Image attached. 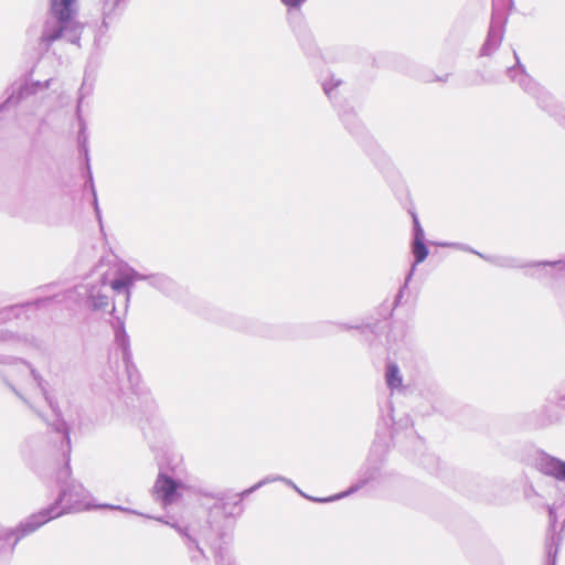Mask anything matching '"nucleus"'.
I'll return each instance as SVG.
<instances>
[{
    "label": "nucleus",
    "mask_w": 565,
    "mask_h": 565,
    "mask_svg": "<svg viewBox=\"0 0 565 565\" xmlns=\"http://www.w3.org/2000/svg\"><path fill=\"white\" fill-rule=\"evenodd\" d=\"M60 501L65 504V511H81L93 507L92 499L83 486L74 482L63 490Z\"/></svg>",
    "instance_id": "1"
},
{
    "label": "nucleus",
    "mask_w": 565,
    "mask_h": 565,
    "mask_svg": "<svg viewBox=\"0 0 565 565\" xmlns=\"http://www.w3.org/2000/svg\"><path fill=\"white\" fill-rule=\"evenodd\" d=\"M75 0H52L51 1V11L55 19L60 22L61 26L52 32L47 33L43 36V40L46 43H52L55 40L60 39L65 30V23L70 22L73 17L72 6Z\"/></svg>",
    "instance_id": "2"
},
{
    "label": "nucleus",
    "mask_w": 565,
    "mask_h": 565,
    "mask_svg": "<svg viewBox=\"0 0 565 565\" xmlns=\"http://www.w3.org/2000/svg\"><path fill=\"white\" fill-rule=\"evenodd\" d=\"M154 490L159 499L167 505L177 502L186 488L164 475H159Z\"/></svg>",
    "instance_id": "3"
},
{
    "label": "nucleus",
    "mask_w": 565,
    "mask_h": 565,
    "mask_svg": "<svg viewBox=\"0 0 565 565\" xmlns=\"http://www.w3.org/2000/svg\"><path fill=\"white\" fill-rule=\"evenodd\" d=\"M63 512L64 511L62 510H57L56 507H51L50 509L32 515L19 526V531H21L20 537L35 531L47 521L61 515Z\"/></svg>",
    "instance_id": "4"
},
{
    "label": "nucleus",
    "mask_w": 565,
    "mask_h": 565,
    "mask_svg": "<svg viewBox=\"0 0 565 565\" xmlns=\"http://www.w3.org/2000/svg\"><path fill=\"white\" fill-rule=\"evenodd\" d=\"M539 469L548 476L565 481V462L548 456H544L539 461Z\"/></svg>",
    "instance_id": "5"
},
{
    "label": "nucleus",
    "mask_w": 565,
    "mask_h": 565,
    "mask_svg": "<svg viewBox=\"0 0 565 565\" xmlns=\"http://www.w3.org/2000/svg\"><path fill=\"white\" fill-rule=\"evenodd\" d=\"M385 379H386V383L391 390H396L402 386L403 377L401 375L398 366L394 363H390L387 365Z\"/></svg>",
    "instance_id": "6"
},
{
    "label": "nucleus",
    "mask_w": 565,
    "mask_h": 565,
    "mask_svg": "<svg viewBox=\"0 0 565 565\" xmlns=\"http://www.w3.org/2000/svg\"><path fill=\"white\" fill-rule=\"evenodd\" d=\"M99 285H94L90 290L89 303L95 309H100L109 305V297L102 292Z\"/></svg>",
    "instance_id": "7"
},
{
    "label": "nucleus",
    "mask_w": 565,
    "mask_h": 565,
    "mask_svg": "<svg viewBox=\"0 0 565 565\" xmlns=\"http://www.w3.org/2000/svg\"><path fill=\"white\" fill-rule=\"evenodd\" d=\"M413 254L416 263H422L428 255V250L426 245L424 244V238H422V233L415 236L413 244Z\"/></svg>",
    "instance_id": "8"
},
{
    "label": "nucleus",
    "mask_w": 565,
    "mask_h": 565,
    "mask_svg": "<svg viewBox=\"0 0 565 565\" xmlns=\"http://www.w3.org/2000/svg\"><path fill=\"white\" fill-rule=\"evenodd\" d=\"M359 488H360V486H358V484H356V486L352 487L349 491L343 492V493H340V494H337V495H334V497H332V498H328V499H315V500H316V501H320V502H328V501L338 500V499H341V498H343V497H345V495H348V494H350V493L355 492Z\"/></svg>",
    "instance_id": "9"
},
{
    "label": "nucleus",
    "mask_w": 565,
    "mask_h": 565,
    "mask_svg": "<svg viewBox=\"0 0 565 565\" xmlns=\"http://www.w3.org/2000/svg\"><path fill=\"white\" fill-rule=\"evenodd\" d=\"M127 286L128 285H121V284H118V285H110V289L117 294V295H126L128 292V289H127Z\"/></svg>",
    "instance_id": "10"
},
{
    "label": "nucleus",
    "mask_w": 565,
    "mask_h": 565,
    "mask_svg": "<svg viewBox=\"0 0 565 565\" xmlns=\"http://www.w3.org/2000/svg\"><path fill=\"white\" fill-rule=\"evenodd\" d=\"M413 222H414V228H415V236L419 235L422 233V238H424V231L419 224V221L415 214H413Z\"/></svg>",
    "instance_id": "11"
},
{
    "label": "nucleus",
    "mask_w": 565,
    "mask_h": 565,
    "mask_svg": "<svg viewBox=\"0 0 565 565\" xmlns=\"http://www.w3.org/2000/svg\"><path fill=\"white\" fill-rule=\"evenodd\" d=\"M306 0H281V2L289 8H296L299 7L302 2Z\"/></svg>",
    "instance_id": "12"
},
{
    "label": "nucleus",
    "mask_w": 565,
    "mask_h": 565,
    "mask_svg": "<svg viewBox=\"0 0 565 565\" xmlns=\"http://www.w3.org/2000/svg\"><path fill=\"white\" fill-rule=\"evenodd\" d=\"M22 369L24 370V372L28 373V375L32 376L34 379V381H36L35 374H34L33 370L30 369L29 365L22 364Z\"/></svg>",
    "instance_id": "13"
},
{
    "label": "nucleus",
    "mask_w": 565,
    "mask_h": 565,
    "mask_svg": "<svg viewBox=\"0 0 565 565\" xmlns=\"http://www.w3.org/2000/svg\"><path fill=\"white\" fill-rule=\"evenodd\" d=\"M266 482H268V480L260 481L259 483H257L256 486H254L253 488H250V489L248 490V492L254 491L255 489L259 488L260 486L265 484Z\"/></svg>",
    "instance_id": "14"
},
{
    "label": "nucleus",
    "mask_w": 565,
    "mask_h": 565,
    "mask_svg": "<svg viewBox=\"0 0 565 565\" xmlns=\"http://www.w3.org/2000/svg\"><path fill=\"white\" fill-rule=\"evenodd\" d=\"M106 508L114 509V510H121V511H129L128 509H124L119 505H105Z\"/></svg>",
    "instance_id": "15"
},
{
    "label": "nucleus",
    "mask_w": 565,
    "mask_h": 565,
    "mask_svg": "<svg viewBox=\"0 0 565 565\" xmlns=\"http://www.w3.org/2000/svg\"><path fill=\"white\" fill-rule=\"evenodd\" d=\"M550 518H551V520H552L553 522H555V521H556V518H555V515H554V509H553V508H550Z\"/></svg>",
    "instance_id": "16"
},
{
    "label": "nucleus",
    "mask_w": 565,
    "mask_h": 565,
    "mask_svg": "<svg viewBox=\"0 0 565 565\" xmlns=\"http://www.w3.org/2000/svg\"><path fill=\"white\" fill-rule=\"evenodd\" d=\"M324 90H326L327 94H330V88H329V86L327 84L324 85Z\"/></svg>",
    "instance_id": "17"
}]
</instances>
